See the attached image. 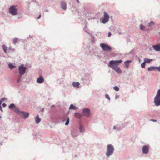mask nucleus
Segmentation results:
<instances>
[{
	"label": "nucleus",
	"mask_w": 160,
	"mask_h": 160,
	"mask_svg": "<svg viewBox=\"0 0 160 160\" xmlns=\"http://www.w3.org/2000/svg\"><path fill=\"white\" fill-rule=\"evenodd\" d=\"M146 63L144 62L141 65V67L143 68H144L145 67Z\"/></svg>",
	"instance_id": "25"
},
{
	"label": "nucleus",
	"mask_w": 160,
	"mask_h": 160,
	"mask_svg": "<svg viewBox=\"0 0 160 160\" xmlns=\"http://www.w3.org/2000/svg\"><path fill=\"white\" fill-rule=\"evenodd\" d=\"M0 110L2 112H3V110L2 109V108L1 105H0Z\"/></svg>",
	"instance_id": "33"
},
{
	"label": "nucleus",
	"mask_w": 160,
	"mask_h": 160,
	"mask_svg": "<svg viewBox=\"0 0 160 160\" xmlns=\"http://www.w3.org/2000/svg\"><path fill=\"white\" fill-rule=\"evenodd\" d=\"M83 115L87 117H88L90 114V111L89 109L85 108L83 109Z\"/></svg>",
	"instance_id": "9"
},
{
	"label": "nucleus",
	"mask_w": 160,
	"mask_h": 160,
	"mask_svg": "<svg viewBox=\"0 0 160 160\" xmlns=\"http://www.w3.org/2000/svg\"><path fill=\"white\" fill-rule=\"evenodd\" d=\"M61 4L62 8L63 9L65 10L67 8L66 3L64 2H61Z\"/></svg>",
	"instance_id": "14"
},
{
	"label": "nucleus",
	"mask_w": 160,
	"mask_h": 160,
	"mask_svg": "<svg viewBox=\"0 0 160 160\" xmlns=\"http://www.w3.org/2000/svg\"><path fill=\"white\" fill-rule=\"evenodd\" d=\"M77 2H78V3H79V1L78 0H77Z\"/></svg>",
	"instance_id": "38"
},
{
	"label": "nucleus",
	"mask_w": 160,
	"mask_h": 160,
	"mask_svg": "<svg viewBox=\"0 0 160 160\" xmlns=\"http://www.w3.org/2000/svg\"><path fill=\"white\" fill-rule=\"evenodd\" d=\"M122 62L121 60H119L110 61L108 65V67L114 70L117 72L118 73H121V70L118 66Z\"/></svg>",
	"instance_id": "1"
},
{
	"label": "nucleus",
	"mask_w": 160,
	"mask_h": 160,
	"mask_svg": "<svg viewBox=\"0 0 160 160\" xmlns=\"http://www.w3.org/2000/svg\"><path fill=\"white\" fill-rule=\"evenodd\" d=\"M113 88H114V90H115V91H118L119 90V88L117 86L114 87Z\"/></svg>",
	"instance_id": "27"
},
{
	"label": "nucleus",
	"mask_w": 160,
	"mask_h": 160,
	"mask_svg": "<svg viewBox=\"0 0 160 160\" xmlns=\"http://www.w3.org/2000/svg\"><path fill=\"white\" fill-rule=\"evenodd\" d=\"M75 116L78 118H80L82 117V115L79 113H76L75 114Z\"/></svg>",
	"instance_id": "18"
},
{
	"label": "nucleus",
	"mask_w": 160,
	"mask_h": 160,
	"mask_svg": "<svg viewBox=\"0 0 160 160\" xmlns=\"http://www.w3.org/2000/svg\"><path fill=\"white\" fill-rule=\"evenodd\" d=\"M72 85L74 87H78L79 83L78 82H73L72 83Z\"/></svg>",
	"instance_id": "16"
},
{
	"label": "nucleus",
	"mask_w": 160,
	"mask_h": 160,
	"mask_svg": "<svg viewBox=\"0 0 160 160\" xmlns=\"http://www.w3.org/2000/svg\"><path fill=\"white\" fill-rule=\"evenodd\" d=\"M8 67H9V68L12 69H13V68H15V66H14V65H13L12 64H11V63H9V64H8Z\"/></svg>",
	"instance_id": "21"
},
{
	"label": "nucleus",
	"mask_w": 160,
	"mask_h": 160,
	"mask_svg": "<svg viewBox=\"0 0 160 160\" xmlns=\"http://www.w3.org/2000/svg\"><path fill=\"white\" fill-rule=\"evenodd\" d=\"M26 69V68L24 67L23 65H21L18 67L19 72L21 76L24 74Z\"/></svg>",
	"instance_id": "6"
},
{
	"label": "nucleus",
	"mask_w": 160,
	"mask_h": 160,
	"mask_svg": "<svg viewBox=\"0 0 160 160\" xmlns=\"http://www.w3.org/2000/svg\"><path fill=\"white\" fill-rule=\"evenodd\" d=\"M2 106L3 107H5L6 106V104L5 103H3L2 104Z\"/></svg>",
	"instance_id": "34"
},
{
	"label": "nucleus",
	"mask_w": 160,
	"mask_h": 160,
	"mask_svg": "<svg viewBox=\"0 0 160 160\" xmlns=\"http://www.w3.org/2000/svg\"><path fill=\"white\" fill-rule=\"evenodd\" d=\"M39 115H38L35 118V121L37 124H38L40 121L41 120L39 118Z\"/></svg>",
	"instance_id": "17"
},
{
	"label": "nucleus",
	"mask_w": 160,
	"mask_h": 160,
	"mask_svg": "<svg viewBox=\"0 0 160 160\" xmlns=\"http://www.w3.org/2000/svg\"><path fill=\"white\" fill-rule=\"evenodd\" d=\"M111 35V33L110 32H109L108 35V37H110Z\"/></svg>",
	"instance_id": "32"
},
{
	"label": "nucleus",
	"mask_w": 160,
	"mask_h": 160,
	"mask_svg": "<svg viewBox=\"0 0 160 160\" xmlns=\"http://www.w3.org/2000/svg\"><path fill=\"white\" fill-rule=\"evenodd\" d=\"M9 108L10 109H12L14 108H15V106L14 104L13 103L11 104L9 106Z\"/></svg>",
	"instance_id": "22"
},
{
	"label": "nucleus",
	"mask_w": 160,
	"mask_h": 160,
	"mask_svg": "<svg viewBox=\"0 0 160 160\" xmlns=\"http://www.w3.org/2000/svg\"><path fill=\"white\" fill-rule=\"evenodd\" d=\"M44 81V79L41 76L37 78V82L39 83H42Z\"/></svg>",
	"instance_id": "13"
},
{
	"label": "nucleus",
	"mask_w": 160,
	"mask_h": 160,
	"mask_svg": "<svg viewBox=\"0 0 160 160\" xmlns=\"http://www.w3.org/2000/svg\"><path fill=\"white\" fill-rule=\"evenodd\" d=\"M1 102L0 101V105H1Z\"/></svg>",
	"instance_id": "39"
},
{
	"label": "nucleus",
	"mask_w": 160,
	"mask_h": 160,
	"mask_svg": "<svg viewBox=\"0 0 160 160\" xmlns=\"http://www.w3.org/2000/svg\"><path fill=\"white\" fill-rule=\"evenodd\" d=\"M113 128H114V129H115V126H114V127H113Z\"/></svg>",
	"instance_id": "41"
},
{
	"label": "nucleus",
	"mask_w": 160,
	"mask_h": 160,
	"mask_svg": "<svg viewBox=\"0 0 160 160\" xmlns=\"http://www.w3.org/2000/svg\"><path fill=\"white\" fill-rule=\"evenodd\" d=\"M152 47L156 51H160V44L153 45Z\"/></svg>",
	"instance_id": "12"
},
{
	"label": "nucleus",
	"mask_w": 160,
	"mask_h": 160,
	"mask_svg": "<svg viewBox=\"0 0 160 160\" xmlns=\"http://www.w3.org/2000/svg\"><path fill=\"white\" fill-rule=\"evenodd\" d=\"M17 113L24 118H27L29 115V113L28 112H25L19 111L18 109L17 110Z\"/></svg>",
	"instance_id": "5"
},
{
	"label": "nucleus",
	"mask_w": 160,
	"mask_h": 160,
	"mask_svg": "<svg viewBox=\"0 0 160 160\" xmlns=\"http://www.w3.org/2000/svg\"><path fill=\"white\" fill-rule=\"evenodd\" d=\"M151 121H152L153 122H156L157 121L156 120H153V119H152V120H151Z\"/></svg>",
	"instance_id": "36"
},
{
	"label": "nucleus",
	"mask_w": 160,
	"mask_h": 160,
	"mask_svg": "<svg viewBox=\"0 0 160 160\" xmlns=\"http://www.w3.org/2000/svg\"><path fill=\"white\" fill-rule=\"evenodd\" d=\"M69 117H68L67 118V121L65 123V125H68L69 124Z\"/></svg>",
	"instance_id": "24"
},
{
	"label": "nucleus",
	"mask_w": 160,
	"mask_h": 160,
	"mask_svg": "<svg viewBox=\"0 0 160 160\" xmlns=\"http://www.w3.org/2000/svg\"><path fill=\"white\" fill-rule=\"evenodd\" d=\"M154 102L157 106L160 105V89H159L157 92L154 99Z\"/></svg>",
	"instance_id": "3"
},
{
	"label": "nucleus",
	"mask_w": 160,
	"mask_h": 160,
	"mask_svg": "<svg viewBox=\"0 0 160 160\" xmlns=\"http://www.w3.org/2000/svg\"><path fill=\"white\" fill-rule=\"evenodd\" d=\"M149 151V146L147 145H144L142 148V152L143 153L147 154Z\"/></svg>",
	"instance_id": "10"
},
{
	"label": "nucleus",
	"mask_w": 160,
	"mask_h": 160,
	"mask_svg": "<svg viewBox=\"0 0 160 160\" xmlns=\"http://www.w3.org/2000/svg\"><path fill=\"white\" fill-rule=\"evenodd\" d=\"M105 97L106 98L108 99L109 100L110 99V98H109V96L108 94H106L105 95Z\"/></svg>",
	"instance_id": "31"
},
{
	"label": "nucleus",
	"mask_w": 160,
	"mask_h": 160,
	"mask_svg": "<svg viewBox=\"0 0 160 160\" xmlns=\"http://www.w3.org/2000/svg\"><path fill=\"white\" fill-rule=\"evenodd\" d=\"M41 17V15H40L37 18L38 19H39Z\"/></svg>",
	"instance_id": "37"
},
{
	"label": "nucleus",
	"mask_w": 160,
	"mask_h": 160,
	"mask_svg": "<svg viewBox=\"0 0 160 160\" xmlns=\"http://www.w3.org/2000/svg\"><path fill=\"white\" fill-rule=\"evenodd\" d=\"M19 80H20V79L18 80V82H19Z\"/></svg>",
	"instance_id": "40"
},
{
	"label": "nucleus",
	"mask_w": 160,
	"mask_h": 160,
	"mask_svg": "<svg viewBox=\"0 0 160 160\" xmlns=\"http://www.w3.org/2000/svg\"><path fill=\"white\" fill-rule=\"evenodd\" d=\"M77 108L72 104L70 105V107L69 108V109H75Z\"/></svg>",
	"instance_id": "20"
},
{
	"label": "nucleus",
	"mask_w": 160,
	"mask_h": 160,
	"mask_svg": "<svg viewBox=\"0 0 160 160\" xmlns=\"http://www.w3.org/2000/svg\"><path fill=\"white\" fill-rule=\"evenodd\" d=\"M18 39L17 38H15L13 40V42L14 44H16L18 42Z\"/></svg>",
	"instance_id": "26"
},
{
	"label": "nucleus",
	"mask_w": 160,
	"mask_h": 160,
	"mask_svg": "<svg viewBox=\"0 0 160 160\" xmlns=\"http://www.w3.org/2000/svg\"><path fill=\"white\" fill-rule=\"evenodd\" d=\"M114 148L113 146L111 144H108L107 147V151L106 155L107 157L112 155L113 154Z\"/></svg>",
	"instance_id": "2"
},
{
	"label": "nucleus",
	"mask_w": 160,
	"mask_h": 160,
	"mask_svg": "<svg viewBox=\"0 0 160 160\" xmlns=\"http://www.w3.org/2000/svg\"><path fill=\"white\" fill-rule=\"evenodd\" d=\"M131 62V61L128 60L126 61H125L124 62V63L125 65L126 66L127 68L129 66V63Z\"/></svg>",
	"instance_id": "19"
},
{
	"label": "nucleus",
	"mask_w": 160,
	"mask_h": 160,
	"mask_svg": "<svg viewBox=\"0 0 160 160\" xmlns=\"http://www.w3.org/2000/svg\"><path fill=\"white\" fill-rule=\"evenodd\" d=\"M158 67H153L152 66L151 67H149L148 68V70L149 71H155L156 70L158 71Z\"/></svg>",
	"instance_id": "11"
},
{
	"label": "nucleus",
	"mask_w": 160,
	"mask_h": 160,
	"mask_svg": "<svg viewBox=\"0 0 160 160\" xmlns=\"http://www.w3.org/2000/svg\"><path fill=\"white\" fill-rule=\"evenodd\" d=\"M2 48L3 49L5 52L6 53H7V47L6 46H5V45H3L2 46Z\"/></svg>",
	"instance_id": "23"
},
{
	"label": "nucleus",
	"mask_w": 160,
	"mask_h": 160,
	"mask_svg": "<svg viewBox=\"0 0 160 160\" xmlns=\"http://www.w3.org/2000/svg\"><path fill=\"white\" fill-rule=\"evenodd\" d=\"M100 46L102 49L104 51H108V50H110L111 49V48L110 46L105 43H101L100 44Z\"/></svg>",
	"instance_id": "7"
},
{
	"label": "nucleus",
	"mask_w": 160,
	"mask_h": 160,
	"mask_svg": "<svg viewBox=\"0 0 160 160\" xmlns=\"http://www.w3.org/2000/svg\"><path fill=\"white\" fill-rule=\"evenodd\" d=\"M154 23L152 21H151L150 23H149V25L153 26L154 25Z\"/></svg>",
	"instance_id": "30"
},
{
	"label": "nucleus",
	"mask_w": 160,
	"mask_h": 160,
	"mask_svg": "<svg viewBox=\"0 0 160 160\" xmlns=\"http://www.w3.org/2000/svg\"><path fill=\"white\" fill-rule=\"evenodd\" d=\"M144 60L145 62L149 63L150 62L152 61V59H149L147 58H145L144 59Z\"/></svg>",
	"instance_id": "15"
},
{
	"label": "nucleus",
	"mask_w": 160,
	"mask_h": 160,
	"mask_svg": "<svg viewBox=\"0 0 160 160\" xmlns=\"http://www.w3.org/2000/svg\"><path fill=\"white\" fill-rule=\"evenodd\" d=\"M158 71L160 72V66L159 67H158Z\"/></svg>",
	"instance_id": "35"
},
{
	"label": "nucleus",
	"mask_w": 160,
	"mask_h": 160,
	"mask_svg": "<svg viewBox=\"0 0 160 160\" xmlns=\"http://www.w3.org/2000/svg\"><path fill=\"white\" fill-rule=\"evenodd\" d=\"M145 28L144 26H143L141 24L140 26V28L141 30H143Z\"/></svg>",
	"instance_id": "28"
},
{
	"label": "nucleus",
	"mask_w": 160,
	"mask_h": 160,
	"mask_svg": "<svg viewBox=\"0 0 160 160\" xmlns=\"http://www.w3.org/2000/svg\"><path fill=\"white\" fill-rule=\"evenodd\" d=\"M109 16L108 13L105 12L104 13V17L102 22L103 23H105L109 20Z\"/></svg>",
	"instance_id": "8"
},
{
	"label": "nucleus",
	"mask_w": 160,
	"mask_h": 160,
	"mask_svg": "<svg viewBox=\"0 0 160 160\" xmlns=\"http://www.w3.org/2000/svg\"><path fill=\"white\" fill-rule=\"evenodd\" d=\"M80 130L82 132H83L84 131L83 128L82 126H81L80 127Z\"/></svg>",
	"instance_id": "29"
},
{
	"label": "nucleus",
	"mask_w": 160,
	"mask_h": 160,
	"mask_svg": "<svg viewBox=\"0 0 160 160\" xmlns=\"http://www.w3.org/2000/svg\"><path fill=\"white\" fill-rule=\"evenodd\" d=\"M17 6L12 5L10 7L9 9V12L11 14L15 15L18 14V10L16 8Z\"/></svg>",
	"instance_id": "4"
}]
</instances>
